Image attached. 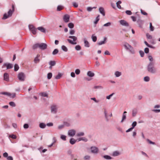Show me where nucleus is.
Wrapping results in <instances>:
<instances>
[{
  "instance_id": "1",
  "label": "nucleus",
  "mask_w": 160,
  "mask_h": 160,
  "mask_svg": "<svg viewBox=\"0 0 160 160\" xmlns=\"http://www.w3.org/2000/svg\"><path fill=\"white\" fill-rule=\"evenodd\" d=\"M147 71L152 74H155L157 72V69L154 67L152 62H150L147 67Z\"/></svg>"
},
{
  "instance_id": "2",
  "label": "nucleus",
  "mask_w": 160,
  "mask_h": 160,
  "mask_svg": "<svg viewBox=\"0 0 160 160\" xmlns=\"http://www.w3.org/2000/svg\"><path fill=\"white\" fill-rule=\"evenodd\" d=\"M123 46L125 49L129 52L130 53L132 54L135 53V52L134 48L129 43L125 42Z\"/></svg>"
},
{
  "instance_id": "3",
  "label": "nucleus",
  "mask_w": 160,
  "mask_h": 160,
  "mask_svg": "<svg viewBox=\"0 0 160 160\" xmlns=\"http://www.w3.org/2000/svg\"><path fill=\"white\" fill-rule=\"evenodd\" d=\"M12 9H10L9 10L8 12V15L6 13H5L4 14L3 17L2 18L3 19H6L12 16L13 12L14 11V7L13 5H12Z\"/></svg>"
},
{
  "instance_id": "4",
  "label": "nucleus",
  "mask_w": 160,
  "mask_h": 160,
  "mask_svg": "<svg viewBox=\"0 0 160 160\" xmlns=\"http://www.w3.org/2000/svg\"><path fill=\"white\" fill-rule=\"evenodd\" d=\"M51 112L52 113L56 114L58 112V106L57 105L53 103L50 106Z\"/></svg>"
},
{
  "instance_id": "5",
  "label": "nucleus",
  "mask_w": 160,
  "mask_h": 160,
  "mask_svg": "<svg viewBox=\"0 0 160 160\" xmlns=\"http://www.w3.org/2000/svg\"><path fill=\"white\" fill-rule=\"evenodd\" d=\"M68 38H70L72 39L73 41L71 39H67V41L73 45L76 44V42H74L76 41L77 39V38L75 36H69Z\"/></svg>"
},
{
  "instance_id": "6",
  "label": "nucleus",
  "mask_w": 160,
  "mask_h": 160,
  "mask_svg": "<svg viewBox=\"0 0 160 160\" xmlns=\"http://www.w3.org/2000/svg\"><path fill=\"white\" fill-rule=\"evenodd\" d=\"M25 75L22 72L19 73L18 75V78L19 81L23 82L25 80Z\"/></svg>"
},
{
  "instance_id": "7",
  "label": "nucleus",
  "mask_w": 160,
  "mask_h": 160,
  "mask_svg": "<svg viewBox=\"0 0 160 160\" xmlns=\"http://www.w3.org/2000/svg\"><path fill=\"white\" fill-rule=\"evenodd\" d=\"M28 28L29 30L33 34L35 35L36 34L37 29L35 28L33 25H28Z\"/></svg>"
},
{
  "instance_id": "8",
  "label": "nucleus",
  "mask_w": 160,
  "mask_h": 160,
  "mask_svg": "<svg viewBox=\"0 0 160 160\" xmlns=\"http://www.w3.org/2000/svg\"><path fill=\"white\" fill-rule=\"evenodd\" d=\"M5 66L6 67L7 69H8L12 68L13 67V65L12 64L9 63H5L3 64L2 68H3Z\"/></svg>"
},
{
  "instance_id": "9",
  "label": "nucleus",
  "mask_w": 160,
  "mask_h": 160,
  "mask_svg": "<svg viewBox=\"0 0 160 160\" xmlns=\"http://www.w3.org/2000/svg\"><path fill=\"white\" fill-rule=\"evenodd\" d=\"M47 48V45L46 44L44 43H41L39 44V48L41 50H43Z\"/></svg>"
},
{
  "instance_id": "10",
  "label": "nucleus",
  "mask_w": 160,
  "mask_h": 160,
  "mask_svg": "<svg viewBox=\"0 0 160 160\" xmlns=\"http://www.w3.org/2000/svg\"><path fill=\"white\" fill-rule=\"evenodd\" d=\"M76 131L74 129H71L68 131V135L69 136L72 137L75 135Z\"/></svg>"
},
{
  "instance_id": "11",
  "label": "nucleus",
  "mask_w": 160,
  "mask_h": 160,
  "mask_svg": "<svg viewBox=\"0 0 160 160\" xmlns=\"http://www.w3.org/2000/svg\"><path fill=\"white\" fill-rule=\"evenodd\" d=\"M91 152L92 153L96 154L98 153V149L96 147H91L90 148Z\"/></svg>"
},
{
  "instance_id": "12",
  "label": "nucleus",
  "mask_w": 160,
  "mask_h": 160,
  "mask_svg": "<svg viewBox=\"0 0 160 160\" xmlns=\"http://www.w3.org/2000/svg\"><path fill=\"white\" fill-rule=\"evenodd\" d=\"M120 24L123 26L128 27L129 26L128 23L125 20H121L119 21Z\"/></svg>"
},
{
  "instance_id": "13",
  "label": "nucleus",
  "mask_w": 160,
  "mask_h": 160,
  "mask_svg": "<svg viewBox=\"0 0 160 160\" xmlns=\"http://www.w3.org/2000/svg\"><path fill=\"white\" fill-rule=\"evenodd\" d=\"M4 80L7 82L9 81V75L7 73H5L3 75Z\"/></svg>"
},
{
  "instance_id": "14",
  "label": "nucleus",
  "mask_w": 160,
  "mask_h": 160,
  "mask_svg": "<svg viewBox=\"0 0 160 160\" xmlns=\"http://www.w3.org/2000/svg\"><path fill=\"white\" fill-rule=\"evenodd\" d=\"M70 18V17L69 15L68 14L65 15L63 18L64 21L65 22H69Z\"/></svg>"
},
{
  "instance_id": "15",
  "label": "nucleus",
  "mask_w": 160,
  "mask_h": 160,
  "mask_svg": "<svg viewBox=\"0 0 160 160\" xmlns=\"http://www.w3.org/2000/svg\"><path fill=\"white\" fill-rule=\"evenodd\" d=\"M127 112L126 111H124L123 113L122 119L120 121L121 123H122L125 120L126 118V115Z\"/></svg>"
},
{
  "instance_id": "16",
  "label": "nucleus",
  "mask_w": 160,
  "mask_h": 160,
  "mask_svg": "<svg viewBox=\"0 0 160 160\" xmlns=\"http://www.w3.org/2000/svg\"><path fill=\"white\" fill-rule=\"evenodd\" d=\"M99 12L102 15V16L105 15V12L103 8L100 7L99 8Z\"/></svg>"
},
{
  "instance_id": "17",
  "label": "nucleus",
  "mask_w": 160,
  "mask_h": 160,
  "mask_svg": "<svg viewBox=\"0 0 160 160\" xmlns=\"http://www.w3.org/2000/svg\"><path fill=\"white\" fill-rule=\"evenodd\" d=\"M84 47L86 48H89L90 47V44L88 42L86 38L84 39Z\"/></svg>"
},
{
  "instance_id": "18",
  "label": "nucleus",
  "mask_w": 160,
  "mask_h": 160,
  "mask_svg": "<svg viewBox=\"0 0 160 160\" xmlns=\"http://www.w3.org/2000/svg\"><path fill=\"white\" fill-rule=\"evenodd\" d=\"M107 39V38L106 37L104 38L103 40L101 41L98 43V44L99 45H101L102 44H103L105 43Z\"/></svg>"
},
{
  "instance_id": "19",
  "label": "nucleus",
  "mask_w": 160,
  "mask_h": 160,
  "mask_svg": "<svg viewBox=\"0 0 160 160\" xmlns=\"http://www.w3.org/2000/svg\"><path fill=\"white\" fill-rule=\"evenodd\" d=\"M77 140L73 138H71L70 139L69 142L71 145H73L75 143Z\"/></svg>"
},
{
  "instance_id": "20",
  "label": "nucleus",
  "mask_w": 160,
  "mask_h": 160,
  "mask_svg": "<svg viewBox=\"0 0 160 160\" xmlns=\"http://www.w3.org/2000/svg\"><path fill=\"white\" fill-rule=\"evenodd\" d=\"M77 140H78V141H83L85 142H87L88 141V139L84 137L79 138Z\"/></svg>"
},
{
  "instance_id": "21",
  "label": "nucleus",
  "mask_w": 160,
  "mask_h": 160,
  "mask_svg": "<svg viewBox=\"0 0 160 160\" xmlns=\"http://www.w3.org/2000/svg\"><path fill=\"white\" fill-rule=\"evenodd\" d=\"M40 55L39 54H37L36 57H35L34 59V62L35 63H36L39 62L40 61L39 59H38V58L40 57Z\"/></svg>"
},
{
  "instance_id": "22",
  "label": "nucleus",
  "mask_w": 160,
  "mask_h": 160,
  "mask_svg": "<svg viewBox=\"0 0 160 160\" xmlns=\"http://www.w3.org/2000/svg\"><path fill=\"white\" fill-rule=\"evenodd\" d=\"M87 75L90 77H92L94 76V73L91 71H88L87 73Z\"/></svg>"
},
{
  "instance_id": "23",
  "label": "nucleus",
  "mask_w": 160,
  "mask_h": 160,
  "mask_svg": "<svg viewBox=\"0 0 160 160\" xmlns=\"http://www.w3.org/2000/svg\"><path fill=\"white\" fill-rule=\"evenodd\" d=\"M37 29L41 31L42 32L45 33L46 32V29L43 27H38V28Z\"/></svg>"
},
{
  "instance_id": "24",
  "label": "nucleus",
  "mask_w": 160,
  "mask_h": 160,
  "mask_svg": "<svg viewBox=\"0 0 160 160\" xmlns=\"http://www.w3.org/2000/svg\"><path fill=\"white\" fill-rule=\"evenodd\" d=\"M120 154V153L118 151H116L113 152L112 154V155L113 156H118Z\"/></svg>"
},
{
  "instance_id": "25",
  "label": "nucleus",
  "mask_w": 160,
  "mask_h": 160,
  "mask_svg": "<svg viewBox=\"0 0 160 160\" xmlns=\"http://www.w3.org/2000/svg\"><path fill=\"white\" fill-rule=\"evenodd\" d=\"M46 124L44 123L41 122L39 123V126L41 128L43 129L46 127Z\"/></svg>"
},
{
  "instance_id": "26",
  "label": "nucleus",
  "mask_w": 160,
  "mask_h": 160,
  "mask_svg": "<svg viewBox=\"0 0 160 160\" xmlns=\"http://www.w3.org/2000/svg\"><path fill=\"white\" fill-rule=\"evenodd\" d=\"M116 77H118L122 75V73L121 72L119 71H116L114 73Z\"/></svg>"
},
{
  "instance_id": "27",
  "label": "nucleus",
  "mask_w": 160,
  "mask_h": 160,
  "mask_svg": "<svg viewBox=\"0 0 160 160\" xmlns=\"http://www.w3.org/2000/svg\"><path fill=\"white\" fill-rule=\"evenodd\" d=\"M91 38L92 41L94 42H96L97 40V37L95 35V34H93L92 35Z\"/></svg>"
},
{
  "instance_id": "28",
  "label": "nucleus",
  "mask_w": 160,
  "mask_h": 160,
  "mask_svg": "<svg viewBox=\"0 0 160 160\" xmlns=\"http://www.w3.org/2000/svg\"><path fill=\"white\" fill-rule=\"evenodd\" d=\"M62 75V74L60 72H59L58 73V74L55 77V78L56 79H59L61 77Z\"/></svg>"
},
{
  "instance_id": "29",
  "label": "nucleus",
  "mask_w": 160,
  "mask_h": 160,
  "mask_svg": "<svg viewBox=\"0 0 160 160\" xmlns=\"http://www.w3.org/2000/svg\"><path fill=\"white\" fill-rule=\"evenodd\" d=\"M103 158L107 160H110L112 159V158L108 155H105L103 156Z\"/></svg>"
},
{
  "instance_id": "30",
  "label": "nucleus",
  "mask_w": 160,
  "mask_h": 160,
  "mask_svg": "<svg viewBox=\"0 0 160 160\" xmlns=\"http://www.w3.org/2000/svg\"><path fill=\"white\" fill-rule=\"evenodd\" d=\"M39 43H36L34 44L32 47V48L33 49H35L38 48H39Z\"/></svg>"
},
{
  "instance_id": "31",
  "label": "nucleus",
  "mask_w": 160,
  "mask_h": 160,
  "mask_svg": "<svg viewBox=\"0 0 160 160\" xmlns=\"http://www.w3.org/2000/svg\"><path fill=\"white\" fill-rule=\"evenodd\" d=\"M137 113V110L136 109L133 110L132 111V116L134 117L136 116Z\"/></svg>"
},
{
  "instance_id": "32",
  "label": "nucleus",
  "mask_w": 160,
  "mask_h": 160,
  "mask_svg": "<svg viewBox=\"0 0 160 160\" xmlns=\"http://www.w3.org/2000/svg\"><path fill=\"white\" fill-rule=\"evenodd\" d=\"M19 67L18 64H15L14 65V70L15 71H17L19 69Z\"/></svg>"
},
{
  "instance_id": "33",
  "label": "nucleus",
  "mask_w": 160,
  "mask_h": 160,
  "mask_svg": "<svg viewBox=\"0 0 160 160\" xmlns=\"http://www.w3.org/2000/svg\"><path fill=\"white\" fill-rule=\"evenodd\" d=\"M84 133L83 132H80L78 133L77 135L76 136L77 137H79L81 136H84Z\"/></svg>"
},
{
  "instance_id": "34",
  "label": "nucleus",
  "mask_w": 160,
  "mask_h": 160,
  "mask_svg": "<svg viewBox=\"0 0 160 160\" xmlns=\"http://www.w3.org/2000/svg\"><path fill=\"white\" fill-rule=\"evenodd\" d=\"M122 2L121 1H119L116 2L117 6L119 9H121V6L119 4L121 3Z\"/></svg>"
},
{
  "instance_id": "35",
  "label": "nucleus",
  "mask_w": 160,
  "mask_h": 160,
  "mask_svg": "<svg viewBox=\"0 0 160 160\" xmlns=\"http://www.w3.org/2000/svg\"><path fill=\"white\" fill-rule=\"evenodd\" d=\"M50 66H54L56 64V62L54 61H51L49 62Z\"/></svg>"
},
{
  "instance_id": "36",
  "label": "nucleus",
  "mask_w": 160,
  "mask_h": 160,
  "mask_svg": "<svg viewBox=\"0 0 160 160\" xmlns=\"http://www.w3.org/2000/svg\"><path fill=\"white\" fill-rule=\"evenodd\" d=\"M61 48L63 51L65 52H67L68 51L67 48L64 45H62L61 46Z\"/></svg>"
},
{
  "instance_id": "37",
  "label": "nucleus",
  "mask_w": 160,
  "mask_h": 160,
  "mask_svg": "<svg viewBox=\"0 0 160 160\" xmlns=\"http://www.w3.org/2000/svg\"><path fill=\"white\" fill-rule=\"evenodd\" d=\"M68 26L69 28L72 29L73 28L74 25L72 22H70L68 24Z\"/></svg>"
},
{
  "instance_id": "38",
  "label": "nucleus",
  "mask_w": 160,
  "mask_h": 160,
  "mask_svg": "<svg viewBox=\"0 0 160 160\" xmlns=\"http://www.w3.org/2000/svg\"><path fill=\"white\" fill-rule=\"evenodd\" d=\"M131 42L133 44V45H134L135 46H136L138 43V42L134 39L131 40Z\"/></svg>"
},
{
  "instance_id": "39",
  "label": "nucleus",
  "mask_w": 160,
  "mask_h": 160,
  "mask_svg": "<svg viewBox=\"0 0 160 160\" xmlns=\"http://www.w3.org/2000/svg\"><path fill=\"white\" fill-rule=\"evenodd\" d=\"M99 17H100V15H98L97 16L94 22V23L95 24H97V23L98 22V21H99V20L100 19H99Z\"/></svg>"
},
{
  "instance_id": "40",
  "label": "nucleus",
  "mask_w": 160,
  "mask_h": 160,
  "mask_svg": "<svg viewBox=\"0 0 160 160\" xmlns=\"http://www.w3.org/2000/svg\"><path fill=\"white\" fill-rule=\"evenodd\" d=\"M52 77V74L51 72H49L47 74V78L48 79H50Z\"/></svg>"
},
{
  "instance_id": "41",
  "label": "nucleus",
  "mask_w": 160,
  "mask_h": 160,
  "mask_svg": "<svg viewBox=\"0 0 160 160\" xmlns=\"http://www.w3.org/2000/svg\"><path fill=\"white\" fill-rule=\"evenodd\" d=\"M1 94L7 95L8 96H10L11 95V93L9 92H2L1 93Z\"/></svg>"
},
{
  "instance_id": "42",
  "label": "nucleus",
  "mask_w": 160,
  "mask_h": 160,
  "mask_svg": "<svg viewBox=\"0 0 160 160\" xmlns=\"http://www.w3.org/2000/svg\"><path fill=\"white\" fill-rule=\"evenodd\" d=\"M58 52V50L57 49H55L52 52L53 55H55L57 54Z\"/></svg>"
},
{
  "instance_id": "43",
  "label": "nucleus",
  "mask_w": 160,
  "mask_h": 160,
  "mask_svg": "<svg viewBox=\"0 0 160 160\" xmlns=\"http://www.w3.org/2000/svg\"><path fill=\"white\" fill-rule=\"evenodd\" d=\"M75 49L77 51H79L81 49V47L79 45H76L75 48Z\"/></svg>"
},
{
  "instance_id": "44",
  "label": "nucleus",
  "mask_w": 160,
  "mask_h": 160,
  "mask_svg": "<svg viewBox=\"0 0 160 160\" xmlns=\"http://www.w3.org/2000/svg\"><path fill=\"white\" fill-rule=\"evenodd\" d=\"M150 29L151 31H153L154 30V28L152 26V23L151 22L150 23Z\"/></svg>"
},
{
  "instance_id": "45",
  "label": "nucleus",
  "mask_w": 160,
  "mask_h": 160,
  "mask_svg": "<svg viewBox=\"0 0 160 160\" xmlns=\"http://www.w3.org/2000/svg\"><path fill=\"white\" fill-rule=\"evenodd\" d=\"M9 105L12 107H15L16 104L15 103L13 102H10L9 103Z\"/></svg>"
},
{
  "instance_id": "46",
  "label": "nucleus",
  "mask_w": 160,
  "mask_h": 160,
  "mask_svg": "<svg viewBox=\"0 0 160 160\" xmlns=\"http://www.w3.org/2000/svg\"><path fill=\"white\" fill-rule=\"evenodd\" d=\"M63 124L64 126H66L67 127H69L70 126V123L67 122H64Z\"/></svg>"
},
{
  "instance_id": "47",
  "label": "nucleus",
  "mask_w": 160,
  "mask_h": 160,
  "mask_svg": "<svg viewBox=\"0 0 160 160\" xmlns=\"http://www.w3.org/2000/svg\"><path fill=\"white\" fill-rule=\"evenodd\" d=\"M84 159L85 160H89L90 159V156L89 155H86L84 157Z\"/></svg>"
},
{
  "instance_id": "48",
  "label": "nucleus",
  "mask_w": 160,
  "mask_h": 160,
  "mask_svg": "<svg viewBox=\"0 0 160 160\" xmlns=\"http://www.w3.org/2000/svg\"><path fill=\"white\" fill-rule=\"evenodd\" d=\"M137 122L136 121L133 122L132 124V127L133 129L134 127L136 126Z\"/></svg>"
},
{
  "instance_id": "49",
  "label": "nucleus",
  "mask_w": 160,
  "mask_h": 160,
  "mask_svg": "<svg viewBox=\"0 0 160 160\" xmlns=\"http://www.w3.org/2000/svg\"><path fill=\"white\" fill-rule=\"evenodd\" d=\"M139 53L141 57H144V53L143 51L142 50H140L139 51Z\"/></svg>"
},
{
  "instance_id": "50",
  "label": "nucleus",
  "mask_w": 160,
  "mask_h": 160,
  "mask_svg": "<svg viewBox=\"0 0 160 160\" xmlns=\"http://www.w3.org/2000/svg\"><path fill=\"white\" fill-rule=\"evenodd\" d=\"M146 37L148 39H151L152 38V36L150 35L149 33H147L146 34Z\"/></svg>"
},
{
  "instance_id": "51",
  "label": "nucleus",
  "mask_w": 160,
  "mask_h": 160,
  "mask_svg": "<svg viewBox=\"0 0 160 160\" xmlns=\"http://www.w3.org/2000/svg\"><path fill=\"white\" fill-rule=\"evenodd\" d=\"M93 88L95 89H102L103 88V87L101 86H95Z\"/></svg>"
},
{
  "instance_id": "52",
  "label": "nucleus",
  "mask_w": 160,
  "mask_h": 160,
  "mask_svg": "<svg viewBox=\"0 0 160 160\" xmlns=\"http://www.w3.org/2000/svg\"><path fill=\"white\" fill-rule=\"evenodd\" d=\"M144 80L145 82H148L150 80V78L148 76H146L144 78Z\"/></svg>"
},
{
  "instance_id": "53",
  "label": "nucleus",
  "mask_w": 160,
  "mask_h": 160,
  "mask_svg": "<svg viewBox=\"0 0 160 160\" xmlns=\"http://www.w3.org/2000/svg\"><path fill=\"white\" fill-rule=\"evenodd\" d=\"M66 136L63 135H61L60 137L61 138L63 141L66 140Z\"/></svg>"
},
{
  "instance_id": "54",
  "label": "nucleus",
  "mask_w": 160,
  "mask_h": 160,
  "mask_svg": "<svg viewBox=\"0 0 160 160\" xmlns=\"http://www.w3.org/2000/svg\"><path fill=\"white\" fill-rule=\"evenodd\" d=\"M41 94V96L42 97H48V94L46 92H42Z\"/></svg>"
},
{
  "instance_id": "55",
  "label": "nucleus",
  "mask_w": 160,
  "mask_h": 160,
  "mask_svg": "<svg viewBox=\"0 0 160 160\" xmlns=\"http://www.w3.org/2000/svg\"><path fill=\"white\" fill-rule=\"evenodd\" d=\"M147 141L148 142V143H149L150 144H152L153 145H155V143L154 142L152 141H151L149 139H147Z\"/></svg>"
},
{
  "instance_id": "56",
  "label": "nucleus",
  "mask_w": 160,
  "mask_h": 160,
  "mask_svg": "<svg viewBox=\"0 0 160 160\" xmlns=\"http://www.w3.org/2000/svg\"><path fill=\"white\" fill-rule=\"evenodd\" d=\"M64 127V124L59 125L58 127V129L59 130H61Z\"/></svg>"
},
{
  "instance_id": "57",
  "label": "nucleus",
  "mask_w": 160,
  "mask_h": 160,
  "mask_svg": "<svg viewBox=\"0 0 160 160\" xmlns=\"http://www.w3.org/2000/svg\"><path fill=\"white\" fill-rule=\"evenodd\" d=\"M148 58L150 62H152L153 61V59L152 58V57L151 55H149L148 56Z\"/></svg>"
},
{
  "instance_id": "58",
  "label": "nucleus",
  "mask_w": 160,
  "mask_h": 160,
  "mask_svg": "<svg viewBox=\"0 0 160 160\" xmlns=\"http://www.w3.org/2000/svg\"><path fill=\"white\" fill-rule=\"evenodd\" d=\"M75 32V31L74 30L71 29L69 32V34L70 35H73Z\"/></svg>"
},
{
  "instance_id": "59",
  "label": "nucleus",
  "mask_w": 160,
  "mask_h": 160,
  "mask_svg": "<svg viewBox=\"0 0 160 160\" xmlns=\"http://www.w3.org/2000/svg\"><path fill=\"white\" fill-rule=\"evenodd\" d=\"M9 137L13 139H15L16 138V136L14 134H11L9 136Z\"/></svg>"
},
{
  "instance_id": "60",
  "label": "nucleus",
  "mask_w": 160,
  "mask_h": 160,
  "mask_svg": "<svg viewBox=\"0 0 160 160\" xmlns=\"http://www.w3.org/2000/svg\"><path fill=\"white\" fill-rule=\"evenodd\" d=\"M80 70L78 69H77L75 70V73L77 75H78L80 74Z\"/></svg>"
},
{
  "instance_id": "61",
  "label": "nucleus",
  "mask_w": 160,
  "mask_h": 160,
  "mask_svg": "<svg viewBox=\"0 0 160 160\" xmlns=\"http://www.w3.org/2000/svg\"><path fill=\"white\" fill-rule=\"evenodd\" d=\"M111 25V23L110 22H108L103 25V26L108 27Z\"/></svg>"
},
{
  "instance_id": "62",
  "label": "nucleus",
  "mask_w": 160,
  "mask_h": 160,
  "mask_svg": "<svg viewBox=\"0 0 160 160\" xmlns=\"http://www.w3.org/2000/svg\"><path fill=\"white\" fill-rule=\"evenodd\" d=\"M3 156L4 157L7 158L8 157V154L7 152H5L3 153Z\"/></svg>"
},
{
  "instance_id": "63",
  "label": "nucleus",
  "mask_w": 160,
  "mask_h": 160,
  "mask_svg": "<svg viewBox=\"0 0 160 160\" xmlns=\"http://www.w3.org/2000/svg\"><path fill=\"white\" fill-rule=\"evenodd\" d=\"M72 5L75 8H77L78 6V4L77 2H73Z\"/></svg>"
},
{
  "instance_id": "64",
  "label": "nucleus",
  "mask_w": 160,
  "mask_h": 160,
  "mask_svg": "<svg viewBox=\"0 0 160 160\" xmlns=\"http://www.w3.org/2000/svg\"><path fill=\"white\" fill-rule=\"evenodd\" d=\"M126 13L128 15H131L132 14V12L130 10L126 11Z\"/></svg>"
}]
</instances>
